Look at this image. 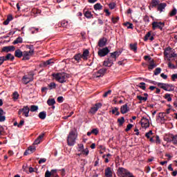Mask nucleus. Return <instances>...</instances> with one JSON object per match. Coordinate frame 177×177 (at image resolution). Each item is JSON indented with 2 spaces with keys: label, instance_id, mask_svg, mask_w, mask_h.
<instances>
[{
  "label": "nucleus",
  "instance_id": "nucleus-1",
  "mask_svg": "<svg viewBox=\"0 0 177 177\" xmlns=\"http://www.w3.org/2000/svg\"><path fill=\"white\" fill-rule=\"evenodd\" d=\"M78 134H77V129L74 128L71 130L67 138L68 146H74Z\"/></svg>",
  "mask_w": 177,
  "mask_h": 177
},
{
  "label": "nucleus",
  "instance_id": "nucleus-2",
  "mask_svg": "<svg viewBox=\"0 0 177 177\" xmlns=\"http://www.w3.org/2000/svg\"><path fill=\"white\" fill-rule=\"evenodd\" d=\"M53 77H55L56 81L60 82V84H64V82H67V80L70 78V74L66 73H53Z\"/></svg>",
  "mask_w": 177,
  "mask_h": 177
},
{
  "label": "nucleus",
  "instance_id": "nucleus-3",
  "mask_svg": "<svg viewBox=\"0 0 177 177\" xmlns=\"http://www.w3.org/2000/svg\"><path fill=\"white\" fill-rule=\"evenodd\" d=\"M89 57V50L88 49H84L83 50V53H77L75 54L73 57V59L76 60L77 63H80V61L81 59H84L85 62L88 60V57Z\"/></svg>",
  "mask_w": 177,
  "mask_h": 177
},
{
  "label": "nucleus",
  "instance_id": "nucleus-4",
  "mask_svg": "<svg viewBox=\"0 0 177 177\" xmlns=\"http://www.w3.org/2000/svg\"><path fill=\"white\" fill-rule=\"evenodd\" d=\"M117 174L118 176L120 177H133V174L124 167H119Z\"/></svg>",
  "mask_w": 177,
  "mask_h": 177
},
{
  "label": "nucleus",
  "instance_id": "nucleus-5",
  "mask_svg": "<svg viewBox=\"0 0 177 177\" xmlns=\"http://www.w3.org/2000/svg\"><path fill=\"white\" fill-rule=\"evenodd\" d=\"M34 75H35V74L33 71L28 72L27 75L23 76L21 80L22 82L25 85L30 84V82H32V81H34Z\"/></svg>",
  "mask_w": 177,
  "mask_h": 177
},
{
  "label": "nucleus",
  "instance_id": "nucleus-6",
  "mask_svg": "<svg viewBox=\"0 0 177 177\" xmlns=\"http://www.w3.org/2000/svg\"><path fill=\"white\" fill-rule=\"evenodd\" d=\"M157 85L159 88H161V89L167 92H172L173 91H175V86L173 84L158 82Z\"/></svg>",
  "mask_w": 177,
  "mask_h": 177
},
{
  "label": "nucleus",
  "instance_id": "nucleus-7",
  "mask_svg": "<svg viewBox=\"0 0 177 177\" xmlns=\"http://www.w3.org/2000/svg\"><path fill=\"white\" fill-rule=\"evenodd\" d=\"M165 27V22L161 21H153L152 23V29L157 30L158 28L160 31H162V29Z\"/></svg>",
  "mask_w": 177,
  "mask_h": 177
},
{
  "label": "nucleus",
  "instance_id": "nucleus-8",
  "mask_svg": "<svg viewBox=\"0 0 177 177\" xmlns=\"http://www.w3.org/2000/svg\"><path fill=\"white\" fill-rule=\"evenodd\" d=\"M97 53L100 57H104V56H107V55L110 53V50H109V48L105 47V48H103L102 49H100Z\"/></svg>",
  "mask_w": 177,
  "mask_h": 177
},
{
  "label": "nucleus",
  "instance_id": "nucleus-9",
  "mask_svg": "<svg viewBox=\"0 0 177 177\" xmlns=\"http://www.w3.org/2000/svg\"><path fill=\"white\" fill-rule=\"evenodd\" d=\"M140 124H141V127L142 128H149V127H150V121L149 120V119L142 117L141 120H140Z\"/></svg>",
  "mask_w": 177,
  "mask_h": 177
},
{
  "label": "nucleus",
  "instance_id": "nucleus-10",
  "mask_svg": "<svg viewBox=\"0 0 177 177\" xmlns=\"http://www.w3.org/2000/svg\"><path fill=\"white\" fill-rule=\"evenodd\" d=\"M15 49L16 47H15V46H4L1 49V53L5 52L6 53H8L9 52H15Z\"/></svg>",
  "mask_w": 177,
  "mask_h": 177
},
{
  "label": "nucleus",
  "instance_id": "nucleus-11",
  "mask_svg": "<svg viewBox=\"0 0 177 177\" xmlns=\"http://www.w3.org/2000/svg\"><path fill=\"white\" fill-rule=\"evenodd\" d=\"M102 103L99 102V103H96L95 104V106L91 107V110H90V113L91 114H95L96 113V111H97L99 110V109H100V107H102Z\"/></svg>",
  "mask_w": 177,
  "mask_h": 177
},
{
  "label": "nucleus",
  "instance_id": "nucleus-12",
  "mask_svg": "<svg viewBox=\"0 0 177 177\" xmlns=\"http://www.w3.org/2000/svg\"><path fill=\"white\" fill-rule=\"evenodd\" d=\"M106 44H107V39L106 37H102L100 39V40L98 41L99 48H103L106 46Z\"/></svg>",
  "mask_w": 177,
  "mask_h": 177
},
{
  "label": "nucleus",
  "instance_id": "nucleus-13",
  "mask_svg": "<svg viewBox=\"0 0 177 177\" xmlns=\"http://www.w3.org/2000/svg\"><path fill=\"white\" fill-rule=\"evenodd\" d=\"M37 150L35 147H29L28 149H26L24 153V156H28V154H32Z\"/></svg>",
  "mask_w": 177,
  "mask_h": 177
},
{
  "label": "nucleus",
  "instance_id": "nucleus-14",
  "mask_svg": "<svg viewBox=\"0 0 177 177\" xmlns=\"http://www.w3.org/2000/svg\"><path fill=\"white\" fill-rule=\"evenodd\" d=\"M128 111H129V107H128V104H125L120 107V113H122V114H127Z\"/></svg>",
  "mask_w": 177,
  "mask_h": 177
},
{
  "label": "nucleus",
  "instance_id": "nucleus-15",
  "mask_svg": "<svg viewBox=\"0 0 177 177\" xmlns=\"http://www.w3.org/2000/svg\"><path fill=\"white\" fill-rule=\"evenodd\" d=\"M4 58V62H8L10 60V62H13L15 60V56L10 53L7 54L6 56H3Z\"/></svg>",
  "mask_w": 177,
  "mask_h": 177
},
{
  "label": "nucleus",
  "instance_id": "nucleus-16",
  "mask_svg": "<svg viewBox=\"0 0 177 177\" xmlns=\"http://www.w3.org/2000/svg\"><path fill=\"white\" fill-rule=\"evenodd\" d=\"M114 64V61L113 59H110V58H108L106 61H104L103 63V66H105V67H111Z\"/></svg>",
  "mask_w": 177,
  "mask_h": 177
},
{
  "label": "nucleus",
  "instance_id": "nucleus-17",
  "mask_svg": "<svg viewBox=\"0 0 177 177\" xmlns=\"http://www.w3.org/2000/svg\"><path fill=\"white\" fill-rule=\"evenodd\" d=\"M86 9H84L83 13L84 15V17H86V19H93V15H92V12L89 10H86Z\"/></svg>",
  "mask_w": 177,
  "mask_h": 177
},
{
  "label": "nucleus",
  "instance_id": "nucleus-18",
  "mask_svg": "<svg viewBox=\"0 0 177 177\" xmlns=\"http://www.w3.org/2000/svg\"><path fill=\"white\" fill-rule=\"evenodd\" d=\"M165 8H167V3H160L158 5L157 10L161 13Z\"/></svg>",
  "mask_w": 177,
  "mask_h": 177
},
{
  "label": "nucleus",
  "instance_id": "nucleus-19",
  "mask_svg": "<svg viewBox=\"0 0 177 177\" xmlns=\"http://www.w3.org/2000/svg\"><path fill=\"white\" fill-rule=\"evenodd\" d=\"M44 136H45V133H42L39 135L37 138L35 140L33 145H39L41 142H42V139H44Z\"/></svg>",
  "mask_w": 177,
  "mask_h": 177
},
{
  "label": "nucleus",
  "instance_id": "nucleus-20",
  "mask_svg": "<svg viewBox=\"0 0 177 177\" xmlns=\"http://www.w3.org/2000/svg\"><path fill=\"white\" fill-rule=\"evenodd\" d=\"M105 176L106 177H113V171H111V167H107L105 169Z\"/></svg>",
  "mask_w": 177,
  "mask_h": 177
},
{
  "label": "nucleus",
  "instance_id": "nucleus-21",
  "mask_svg": "<svg viewBox=\"0 0 177 177\" xmlns=\"http://www.w3.org/2000/svg\"><path fill=\"white\" fill-rule=\"evenodd\" d=\"M22 113H24L25 117H28V113H30V108L28 106H24L22 109Z\"/></svg>",
  "mask_w": 177,
  "mask_h": 177
},
{
  "label": "nucleus",
  "instance_id": "nucleus-22",
  "mask_svg": "<svg viewBox=\"0 0 177 177\" xmlns=\"http://www.w3.org/2000/svg\"><path fill=\"white\" fill-rule=\"evenodd\" d=\"M129 46H130L131 50H133V52H135V53L138 52V43L130 44Z\"/></svg>",
  "mask_w": 177,
  "mask_h": 177
},
{
  "label": "nucleus",
  "instance_id": "nucleus-23",
  "mask_svg": "<svg viewBox=\"0 0 177 177\" xmlns=\"http://www.w3.org/2000/svg\"><path fill=\"white\" fill-rule=\"evenodd\" d=\"M159 1L158 0H151V6H149V9L151 10V8H157L159 5Z\"/></svg>",
  "mask_w": 177,
  "mask_h": 177
},
{
  "label": "nucleus",
  "instance_id": "nucleus-24",
  "mask_svg": "<svg viewBox=\"0 0 177 177\" xmlns=\"http://www.w3.org/2000/svg\"><path fill=\"white\" fill-rule=\"evenodd\" d=\"M15 57H22L23 56V51L20 49H17L15 52Z\"/></svg>",
  "mask_w": 177,
  "mask_h": 177
},
{
  "label": "nucleus",
  "instance_id": "nucleus-25",
  "mask_svg": "<svg viewBox=\"0 0 177 177\" xmlns=\"http://www.w3.org/2000/svg\"><path fill=\"white\" fill-rule=\"evenodd\" d=\"M22 56H23L22 60H30V55H29L28 51H24Z\"/></svg>",
  "mask_w": 177,
  "mask_h": 177
},
{
  "label": "nucleus",
  "instance_id": "nucleus-26",
  "mask_svg": "<svg viewBox=\"0 0 177 177\" xmlns=\"http://www.w3.org/2000/svg\"><path fill=\"white\" fill-rule=\"evenodd\" d=\"M170 138L171 140L169 142H172L173 145H177V135L174 136V134H171Z\"/></svg>",
  "mask_w": 177,
  "mask_h": 177
},
{
  "label": "nucleus",
  "instance_id": "nucleus-27",
  "mask_svg": "<svg viewBox=\"0 0 177 177\" xmlns=\"http://www.w3.org/2000/svg\"><path fill=\"white\" fill-rule=\"evenodd\" d=\"M145 60H149V64H156L154 63V59L153 58H151V57L149 56V55H145L144 57Z\"/></svg>",
  "mask_w": 177,
  "mask_h": 177
},
{
  "label": "nucleus",
  "instance_id": "nucleus-28",
  "mask_svg": "<svg viewBox=\"0 0 177 177\" xmlns=\"http://www.w3.org/2000/svg\"><path fill=\"white\" fill-rule=\"evenodd\" d=\"M13 45H17V44H23V38L18 37L14 41Z\"/></svg>",
  "mask_w": 177,
  "mask_h": 177
},
{
  "label": "nucleus",
  "instance_id": "nucleus-29",
  "mask_svg": "<svg viewBox=\"0 0 177 177\" xmlns=\"http://www.w3.org/2000/svg\"><path fill=\"white\" fill-rule=\"evenodd\" d=\"M93 8L95 10H102V9H103V6H102V4L100 3H97L94 5Z\"/></svg>",
  "mask_w": 177,
  "mask_h": 177
},
{
  "label": "nucleus",
  "instance_id": "nucleus-30",
  "mask_svg": "<svg viewBox=\"0 0 177 177\" xmlns=\"http://www.w3.org/2000/svg\"><path fill=\"white\" fill-rule=\"evenodd\" d=\"M47 104H48L49 106H54L55 104H56V101L54 98H49L47 100Z\"/></svg>",
  "mask_w": 177,
  "mask_h": 177
},
{
  "label": "nucleus",
  "instance_id": "nucleus-31",
  "mask_svg": "<svg viewBox=\"0 0 177 177\" xmlns=\"http://www.w3.org/2000/svg\"><path fill=\"white\" fill-rule=\"evenodd\" d=\"M19 97H20V95L17 91H15L12 93V100H14V102H16V100H17V99H19Z\"/></svg>",
  "mask_w": 177,
  "mask_h": 177
},
{
  "label": "nucleus",
  "instance_id": "nucleus-32",
  "mask_svg": "<svg viewBox=\"0 0 177 177\" xmlns=\"http://www.w3.org/2000/svg\"><path fill=\"white\" fill-rule=\"evenodd\" d=\"M39 118L40 120H45L46 118V112L45 111H41L39 113Z\"/></svg>",
  "mask_w": 177,
  "mask_h": 177
},
{
  "label": "nucleus",
  "instance_id": "nucleus-33",
  "mask_svg": "<svg viewBox=\"0 0 177 177\" xmlns=\"http://www.w3.org/2000/svg\"><path fill=\"white\" fill-rule=\"evenodd\" d=\"M165 113H159V115L158 116V118H160V122L162 123L164 121H165V115H164Z\"/></svg>",
  "mask_w": 177,
  "mask_h": 177
},
{
  "label": "nucleus",
  "instance_id": "nucleus-34",
  "mask_svg": "<svg viewBox=\"0 0 177 177\" xmlns=\"http://www.w3.org/2000/svg\"><path fill=\"white\" fill-rule=\"evenodd\" d=\"M118 122L119 123V127H122L124 122H125V118L122 117L121 118H118Z\"/></svg>",
  "mask_w": 177,
  "mask_h": 177
},
{
  "label": "nucleus",
  "instance_id": "nucleus-35",
  "mask_svg": "<svg viewBox=\"0 0 177 177\" xmlns=\"http://www.w3.org/2000/svg\"><path fill=\"white\" fill-rule=\"evenodd\" d=\"M98 74H100L102 77H103V75H104V74H106V73H107V69L102 68L101 69H100L98 71Z\"/></svg>",
  "mask_w": 177,
  "mask_h": 177
},
{
  "label": "nucleus",
  "instance_id": "nucleus-36",
  "mask_svg": "<svg viewBox=\"0 0 177 177\" xmlns=\"http://www.w3.org/2000/svg\"><path fill=\"white\" fill-rule=\"evenodd\" d=\"M59 27H67L68 26V21H62L59 23Z\"/></svg>",
  "mask_w": 177,
  "mask_h": 177
},
{
  "label": "nucleus",
  "instance_id": "nucleus-37",
  "mask_svg": "<svg viewBox=\"0 0 177 177\" xmlns=\"http://www.w3.org/2000/svg\"><path fill=\"white\" fill-rule=\"evenodd\" d=\"M138 88L142 89V91H146V83L140 82L139 85H137Z\"/></svg>",
  "mask_w": 177,
  "mask_h": 177
},
{
  "label": "nucleus",
  "instance_id": "nucleus-38",
  "mask_svg": "<svg viewBox=\"0 0 177 177\" xmlns=\"http://www.w3.org/2000/svg\"><path fill=\"white\" fill-rule=\"evenodd\" d=\"M53 63V59H50L44 62H43V67H46V66H49V64H52Z\"/></svg>",
  "mask_w": 177,
  "mask_h": 177
},
{
  "label": "nucleus",
  "instance_id": "nucleus-39",
  "mask_svg": "<svg viewBox=\"0 0 177 177\" xmlns=\"http://www.w3.org/2000/svg\"><path fill=\"white\" fill-rule=\"evenodd\" d=\"M48 89H50V91H52V89H56V83L50 82L48 84Z\"/></svg>",
  "mask_w": 177,
  "mask_h": 177
},
{
  "label": "nucleus",
  "instance_id": "nucleus-40",
  "mask_svg": "<svg viewBox=\"0 0 177 177\" xmlns=\"http://www.w3.org/2000/svg\"><path fill=\"white\" fill-rule=\"evenodd\" d=\"M51 177H59V175L57 174V169L51 170Z\"/></svg>",
  "mask_w": 177,
  "mask_h": 177
},
{
  "label": "nucleus",
  "instance_id": "nucleus-41",
  "mask_svg": "<svg viewBox=\"0 0 177 177\" xmlns=\"http://www.w3.org/2000/svg\"><path fill=\"white\" fill-rule=\"evenodd\" d=\"M143 20H144L145 24H149V23H150V17H149L148 15L144 16Z\"/></svg>",
  "mask_w": 177,
  "mask_h": 177
},
{
  "label": "nucleus",
  "instance_id": "nucleus-42",
  "mask_svg": "<svg viewBox=\"0 0 177 177\" xmlns=\"http://www.w3.org/2000/svg\"><path fill=\"white\" fill-rule=\"evenodd\" d=\"M177 13V10L176 8H174L169 14V16H170V17H172L174 16H175Z\"/></svg>",
  "mask_w": 177,
  "mask_h": 177
},
{
  "label": "nucleus",
  "instance_id": "nucleus-43",
  "mask_svg": "<svg viewBox=\"0 0 177 177\" xmlns=\"http://www.w3.org/2000/svg\"><path fill=\"white\" fill-rule=\"evenodd\" d=\"M137 99L140 100V102H147V97H142L141 95H137Z\"/></svg>",
  "mask_w": 177,
  "mask_h": 177
},
{
  "label": "nucleus",
  "instance_id": "nucleus-44",
  "mask_svg": "<svg viewBox=\"0 0 177 177\" xmlns=\"http://www.w3.org/2000/svg\"><path fill=\"white\" fill-rule=\"evenodd\" d=\"M37 110H38V106H37V105H32V106H30V111L32 113H34V111H37Z\"/></svg>",
  "mask_w": 177,
  "mask_h": 177
},
{
  "label": "nucleus",
  "instance_id": "nucleus-45",
  "mask_svg": "<svg viewBox=\"0 0 177 177\" xmlns=\"http://www.w3.org/2000/svg\"><path fill=\"white\" fill-rule=\"evenodd\" d=\"M124 26H125L126 27H127V28H133V24H131L129 22H126L124 24Z\"/></svg>",
  "mask_w": 177,
  "mask_h": 177
},
{
  "label": "nucleus",
  "instance_id": "nucleus-46",
  "mask_svg": "<svg viewBox=\"0 0 177 177\" xmlns=\"http://www.w3.org/2000/svg\"><path fill=\"white\" fill-rule=\"evenodd\" d=\"M165 99H167V102H171L172 97H171V94L166 93L165 95Z\"/></svg>",
  "mask_w": 177,
  "mask_h": 177
},
{
  "label": "nucleus",
  "instance_id": "nucleus-47",
  "mask_svg": "<svg viewBox=\"0 0 177 177\" xmlns=\"http://www.w3.org/2000/svg\"><path fill=\"white\" fill-rule=\"evenodd\" d=\"M133 127V124H127V128L125 129V132H129V131H131Z\"/></svg>",
  "mask_w": 177,
  "mask_h": 177
},
{
  "label": "nucleus",
  "instance_id": "nucleus-48",
  "mask_svg": "<svg viewBox=\"0 0 177 177\" xmlns=\"http://www.w3.org/2000/svg\"><path fill=\"white\" fill-rule=\"evenodd\" d=\"M169 50H171V48H167L164 51V55L166 56V57H168V55H169Z\"/></svg>",
  "mask_w": 177,
  "mask_h": 177
},
{
  "label": "nucleus",
  "instance_id": "nucleus-49",
  "mask_svg": "<svg viewBox=\"0 0 177 177\" xmlns=\"http://www.w3.org/2000/svg\"><path fill=\"white\" fill-rule=\"evenodd\" d=\"M161 73V68H156L154 71V75H158Z\"/></svg>",
  "mask_w": 177,
  "mask_h": 177
},
{
  "label": "nucleus",
  "instance_id": "nucleus-50",
  "mask_svg": "<svg viewBox=\"0 0 177 177\" xmlns=\"http://www.w3.org/2000/svg\"><path fill=\"white\" fill-rule=\"evenodd\" d=\"M151 135H153V131L151 130L145 133V136L147 139H150V136H151Z\"/></svg>",
  "mask_w": 177,
  "mask_h": 177
},
{
  "label": "nucleus",
  "instance_id": "nucleus-51",
  "mask_svg": "<svg viewBox=\"0 0 177 177\" xmlns=\"http://www.w3.org/2000/svg\"><path fill=\"white\" fill-rule=\"evenodd\" d=\"M150 35H151V32H148L145 37H144V41H147V39H149V38H150Z\"/></svg>",
  "mask_w": 177,
  "mask_h": 177
},
{
  "label": "nucleus",
  "instance_id": "nucleus-52",
  "mask_svg": "<svg viewBox=\"0 0 177 177\" xmlns=\"http://www.w3.org/2000/svg\"><path fill=\"white\" fill-rule=\"evenodd\" d=\"M57 100L58 103H63V102L64 101V98L63 97V96H59L57 97Z\"/></svg>",
  "mask_w": 177,
  "mask_h": 177
},
{
  "label": "nucleus",
  "instance_id": "nucleus-53",
  "mask_svg": "<svg viewBox=\"0 0 177 177\" xmlns=\"http://www.w3.org/2000/svg\"><path fill=\"white\" fill-rule=\"evenodd\" d=\"M91 133L93 134V135H97L99 133V129H93L92 131H91Z\"/></svg>",
  "mask_w": 177,
  "mask_h": 177
},
{
  "label": "nucleus",
  "instance_id": "nucleus-54",
  "mask_svg": "<svg viewBox=\"0 0 177 177\" xmlns=\"http://www.w3.org/2000/svg\"><path fill=\"white\" fill-rule=\"evenodd\" d=\"M157 67V65L156 64H149L148 66V70H153V68Z\"/></svg>",
  "mask_w": 177,
  "mask_h": 177
},
{
  "label": "nucleus",
  "instance_id": "nucleus-55",
  "mask_svg": "<svg viewBox=\"0 0 177 177\" xmlns=\"http://www.w3.org/2000/svg\"><path fill=\"white\" fill-rule=\"evenodd\" d=\"M52 176V171H49V170H47L45 173V177H50Z\"/></svg>",
  "mask_w": 177,
  "mask_h": 177
},
{
  "label": "nucleus",
  "instance_id": "nucleus-56",
  "mask_svg": "<svg viewBox=\"0 0 177 177\" xmlns=\"http://www.w3.org/2000/svg\"><path fill=\"white\" fill-rule=\"evenodd\" d=\"M118 20H120V17H117L115 18L112 17V22L113 24H115V23H118Z\"/></svg>",
  "mask_w": 177,
  "mask_h": 177
},
{
  "label": "nucleus",
  "instance_id": "nucleus-57",
  "mask_svg": "<svg viewBox=\"0 0 177 177\" xmlns=\"http://www.w3.org/2000/svg\"><path fill=\"white\" fill-rule=\"evenodd\" d=\"M109 9H114L115 8V3H110L109 4Z\"/></svg>",
  "mask_w": 177,
  "mask_h": 177
},
{
  "label": "nucleus",
  "instance_id": "nucleus-58",
  "mask_svg": "<svg viewBox=\"0 0 177 177\" xmlns=\"http://www.w3.org/2000/svg\"><path fill=\"white\" fill-rule=\"evenodd\" d=\"M110 55H111V59H114V62H115L117 60L118 57L115 56L114 53H111Z\"/></svg>",
  "mask_w": 177,
  "mask_h": 177
},
{
  "label": "nucleus",
  "instance_id": "nucleus-59",
  "mask_svg": "<svg viewBox=\"0 0 177 177\" xmlns=\"http://www.w3.org/2000/svg\"><path fill=\"white\" fill-rule=\"evenodd\" d=\"M111 93V90H109L108 91L105 92L103 95V97H107V95Z\"/></svg>",
  "mask_w": 177,
  "mask_h": 177
},
{
  "label": "nucleus",
  "instance_id": "nucleus-60",
  "mask_svg": "<svg viewBox=\"0 0 177 177\" xmlns=\"http://www.w3.org/2000/svg\"><path fill=\"white\" fill-rule=\"evenodd\" d=\"M168 67L169 68H176V66H175V65L172 64V63L171 62L168 63Z\"/></svg>",
  "mask_w": 177,
  "mask_h": 177
},
{
  "label": "nucleus",
  "instance_id": "nucleus-61",
  "mask_svg": "<svg viewBox=\"0 0 177 177\" xmlns=\"http://www.w3.org/2000/svg\"><path fill=\"white\" fill-rule=\"evenodd\" d=\"M24 125V120H21L19 122V124L17 125L18 128H21Z\"/></svg>",
  "mask_w": 177,
  "mask_h": 177
},
{
  "label": "nucleus",
  "instance_id": "nucleus-62",
  "mask_svg": "<svg viewBox=\"0 0 177 177\" xmlns=\"http://www.w3.org/2000/svg\"><path fill=\"white\" fill-rule=\"evenodd\" d=\"M93 76H94V78H100V77H102L100 73H99V72L95 73L93 75Z\"/></svg>",
  "mask_w": 177,
  "mask_h": 177
},
{
  "label": "nucleus",
  "instance_id": "nucleus-63",
  "mask_svg": "<svg viewBox=\"0 0 177 177\" xmlns=\"http://www.w3.org/2000/svg\"><path fill=\"white\" fill-rule=\"evenodd\" d=\"M44 162H46V158H41L39 160V164H43Z\"/></svg>",
  "mask_w": 177,
  "mask_h": 177
},
{
  "label": "nucleus",
  "instance_id": "nucleus-64",
  "mask_svg": "<svg viewBox=\"0 0 177 177\" xmlns=\"http://www.w3.org/2000/svg\"><path fill=\"white\" fill-rule=\"evenodd\" d=\"M171 80H172V81H175V80H177V73L173 74L171 75Z\"/></svg>",
  "mask_w": 177,
  "mask_h": 177
}]
</instances>
